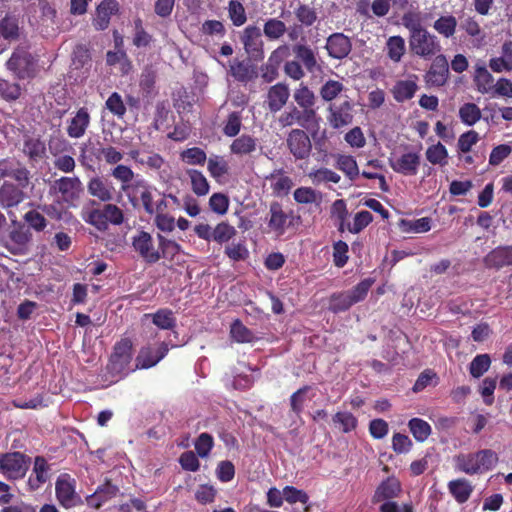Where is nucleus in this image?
I'll return each mask as SVG.
<instances>
[{"instance_id":"f257e3e1","label":"nucleus","mask_w":512,"mask_h":512,"mask_svg":"<svg viewBox=\"0 0 512 512\" xmlns=\"http://www.w3.org/2000/svg\"><path fill=\"white\" fill-rule=\"evenodd\" d=\"M453 461L456 470L467 475H479L494 468L498 462V455L491 449H482L477 452L460 453Z\"/></svg>"},{"instance_id":"f03ea898","label":"nucleus","mask_w":512,"mask_h":512,"mask_svg":"<svg viewBox=\"0 0 512 512\" xmlns=\"http://www.w3.org/2000/svg\"><path fill=\"white\" fill-rule=\"evenodd\" d=\"M372 280L365 279L349 291L334 293L330 297L329 310L339 313L348 310L352 305L362 301L372 286Z\"/></svg>"},{"instance_id":"7ed1b4c3","label":"nucleus","mask_w":512,"mask_h":512,"mask_svg":"<svg viewBox=\"0 0 512 512\" xmlns=\"http://www.w3.org/2000/svg\"><path fill=\"white\" fill-rule=\"evenodd\" d=\"M408 43L411 52L423 59H431L439 55L442 49L437 36L430 33L427 29L409 35Z\"/></svg>"},{"instance_id":"20e7f679","label":"nucleus","mask_w":512,"mask_h":512,"mask_svg":"<svg viewBox=\"0 0 512 512\" xmlns=\"http://www.w3.org/2000/svg\"><path fill=\"white\" fill-rule=\"evenodd\" d=\"M6 67L19 79L32 78L36 74L37 59L26 48L17 47L7 60Z\"/></svg>"},{"instance_id":"39448f33","label":"nucleus","mask_w":512,"mask_h":512,"mask_svg":"<svg viewBox=\"0 0 512 512\" xmlns=\"http://www.w3.org/2000/svg\"><path fill=\"white\" fill-rule=\"evenodd\" d=\"M131 361L132 342L130 339L125 338L116 343L108 364V370L115 376H125L137 369L131 366Z\"/></svg>"},{"instance_id":"423d86ee","label":"nucleus","mask_w":512,"mask_h":512,"mask_svg":"<svg viewBox=\"0 0 512 512\" xmlns=\"http://www.w3.org/2000/svg\"><path fill=\"white\" fill-rule=\"evenodd\" d=\"M155 188L144 179H137L125 193L134 208L142 207L149 215H154L153 192Z\"/></svg>"},{"instance_id":"0eeeda50","label":"nucleus","mask_w":512,"mask_h":512,"mask_svg":"<svg viewBox=\"0 0 512 512\" xmlns=\"http://www.w3.org/2000/svg\"><path fill=\"white\" fill-rule=\"evenodd\" d=\"M29 465V458L20 452L0 455V473L7 479L23 478L29 469Z\"/></svg>"},{"instance_id":"6e6552de","label":"nucleus","mask_w":512,"mask_h":512,"mask_svg":"<svg viewBox=\"0 0 512 512\" xmlns=\"http://www.w3.org/2000/svg\"><path fill=\"white\" fill-rule=\"evenodd\" d=\"M240 41L248 56L258 60L264 57V41L262 31L256 25H248L240 33Z\"/></svg>"},{"instance_id":"1a4fd4ad","label":"nucleus","mask_w":512,"mask_h":512,"mask_svg":"<svg viewBox=\"0 0 512 512\" xmlns=\"http://www.w3.org/2000/svg\"><path fill=\"white\" fill-rule=\"evenodd\" d=\"M75 488L76 481L70 475L62 474L58 477L55 484L56 497L63 507H75L82 502Z\"/></svg>"},{"instance_id":"9d476101","label":"nucleus","mask_w":512,"mask_h":512,"mask_svg":"<svg viewBox=\"0 0 512 512\" xmlns=\"http://www.w3.org/2000/svg\"><path fill=\"white\" fill-rule=\"evenodd\" d=\"M51 189L59 193L64 202L73 204L79 200L83 192V184L81 180L76 177H61L54 181Z\"/></svg>"},{"instance_id":"9b49d317","label":"nucleus","mask_w":512,"mask_h":512,"mask_svg":"<svg viewBox=\"0 0 512 512\" xmlns=\"http://www.w3.org/2000/svg\"><path fill=\"white\" fill-rule=\"evenodd\" d=\"M132 246L147 263H156L161 258L160 251L154 246L153 238L148 232L140 231L134 235Z\"/></svg>"},{"instance_id":"f8f14e48","label":"nucleus","mask_w":512,"mask_h":512,"mask_svg":"<svg viewBox=\"0 0 512 512\" xmlns=\"http://www.w3.org/2000/svg\"><path fill=\"white\" fill-rule=\"evenodd\" d=\"M287 147L290 153L298 160L309 157L312 144L307 133L300 129H293L287 136Z\"/></svg>"},{"instance_id":"ddd939ff","label":"nucleus","mask_w":512,"mask_h":512,"mask_svg":"<svg viewBox=\"0 0 512 512\" xmlns=\"http://www.w3.org/2000/svg\"><path fill=\"white\" fill-rule=\"evenodd\" d=\"M168 351L169 347L165 342L160 343L156 348L151 346L141 348L136 357V368L147 369L155 366L166 356Z\"/></svg>"},{"instance_id":"4468645a","label":"nucleus","mask_w":512,"mask_h":512,"mask_svg":"<svg viewBox=\"0 0 512 512\" xmlns=\"http://www.w3.org/2000/svg\"><path fill=\"white\" fill-rule=\"evenodd\" d=\"M449 77V64L446 57L439 54L435 57L430 69L426 73L425 80L429 86L441 87L445 85Z\"/></svg>"},{"instance_id":"2eb2a0df","label":"nucleus","mask_w":512,"mask_h":512,"mask_svg":"<svg viewBox=\"0 0 512 512\" xmlns=\"http://www.w3.org/2000/svg\"><path fill=\"white\" fill-rule=\"evenodd\" d=\"M31 237L32 235L27 228L18 226L10 231L7 239H0V243L12 254H20L26 249Z\"/></svg>"},{"instance_id":"dca6fc26","label":"nucleus","mask_w":512,"mask_h":512,"mask_svg":"<svg viewBox=\"0 0 512 512\" xmlns=\"http://www.w3.org/2000/svg\"><path fill=\"white\" fill-rule=\"evenodd\" d=\"M91 117L87 108L78 109L74 115L67 120L66 132L70 138H82L90 126Z\"/></svg>"},{"instance_id":"f3484780","label":"nucleus","mask_w":512,"mask_h":512,"mask_svg":"<svg viewBox=\"0 0 512 512\" xmlns=\"http://www.w3.org/2000/svg\"><path fill=\"white\" fill-rule=\"evenodd\" d=\"M328 111L327 119L334 129L348 126L353 121L352 104L349 101H344L340 105L332 104Z\"/></svg>"},{"instance_id":"a211bd4d","label":"nucleus","mask_w":512,"mask_h":512,"mask_svg":"<svg viewBox=\"0 0 512 512\" xmlns=\"http://www.w3.org/2000/svg\"><path fill=\"white\" fill-rule=\"evenodd\" d=\"M20 37L18 20L12 16H6L0 20V54L8 49L13 41Z\"/></svg>"},{"instance_id":"6ab92c4d","label":"nucleus","mask_w":512,"mask_h":512,"mask_svg":"<svg viewBox=\"0 0 512 512\" xmlns=\"http://www.w3.org/2000/svg\"><path fill=\"white\" fill-rule=\"evenodd\" d=\"M326 49L330 57L340 60L349 55L352 43L343 33H334L327 38Z\"/></svg>"},{"instance_id":"aec40b11","label":"nucleus","mask_w":512,"mask_h":512,"mask_svg":"<svg viewBox=\"0 0 512 512\" xmlns=\"http://www.w3.org/2000/svg\"><path fill=\"white\" fill-rule=\"evenodd\" d=\"M389 164L391 168L400 174L403 175H415L418 171V167L420 165V156L414 152H407L399 157L390 158Z\"/></svg>"},{"instance_id":"412c9836","label":"nucleus","mask_w":512,"mask_h":512,"mask_svg":"<svg viewBox=\"0 0 512 512\" xmlns=\"http://www.w3.org/2000/svg\"><path fill=\"white\" fill-rule=\"evenodd\" d=\"M315 117V110L302 111L293 106L279 116L278 123L283 128L292 126L295 123L305 126L306 123L314 121Z\"/></svg>"},{"instance_id":"4be33fe9","label":"nucleus","mask_w":512,"mask_h":512,"mask_svg":"<svg viewBox=\"0 0 512 512\" xmlns=\"http://www.w3.org/2000/svg\"><path fill=\"white\" fill-rule=\"evenodd\" d=\"M418 88L417 76L410 75L406 79L396 81L391 89V93L397 102L403 103L412 99Z\"/></svg>"},{"instance_id":"5701e85b","label":"nucleus","mask_w":512,"mask_h":512,"mask_svg":"<svg viewBox=\"0 0 512 512\" xmlns=\"http://www.w3.org/2000/svg\"><path fill=\"white\" fill-rule=\"evenodd\" d=\"M25 199V193L18 186L5 182L0 187V207L10 209L18 206Z\"/></svg>"},{"instance_id":"b1692460","label":"nucleus","mask_w":512,"mask_h":512,"mask_svg":"<svg viewBox=\"0 0 512 512\" xmlns=\"http://www.w3.org/2000/svg\"><path fill=\"white\" fill-rule=\"evenodd\" d=\"M290 91L286 84L277 83L271 86L267 93V105L271 112L280 111L287 103Z\"/></svg>"},{"instance_id":"393cba45","label":"nucleus","mask_w":512,"mask_h":512,"mask_svg":"<svg viewBox=\"0 0 512 512\" xmlns=\"http://www.w3.org/2000/svg\"><path fill=\"white\" fill-rule=\"evenodd\" d=\"M489 68L495 73L512 71V41L507 40L501 46V55L489 60Z\"/></svg>"},{"instance_id":"a878e982","label":"nucleus","mask_w":512,"mask_h":512,"mask_svg":"<svg viewBox=\"0 0 512 512\" xmlns=\"http://www.w3.org/2000/svg\"><path fill=\"white\" fill-rule=\"evenodd\" d=\"M484 263L487 267L496 269L512 265V246L495 248L485 256Z\"/></svg>"},{"instance_id":"bb28decb","label":"nucleus","mask_w":512,"mask_h":512,"mask_svg":"<svg viewBox=\"0 0 512 512\" xmlns=\"http://www.w3.org/2000/svg\"><path fill=\"white\" fill-rule=\"evenodd\" d=\"M88 193L102 202L113 199L114 187L101 177H92L87 184Z\"/></svg>"},{"instance_id":"cd10ccee","label":"nucleus","mask_w":512,"mask_h":512,"mask_svg":"<svg viewBox=\"0 0 512 512\" xmlns=\"http://www.w3.org/2000/svg\"><path fill=\"white\" fill-rule=\"evenodd\" d=\"M118 492V487L107 481L105 484L99 486L93 494L87 496V505L99 509L107 501L114 498Z\"/></svg>"},{"instance_id":"c85d7f7f","label":"nucleus","mask_w":512,"mask_h":512,"mask_svg":"<svg viewBox=\"0 0 512 512\" xmlns=\"http://www.w3.org/2000/svg\"><path fill=\"white\" fill-rule=\"evenodd\" d=\"M401 493V484L399 480L394 477H389L383 481L375 491L373 496L374 502H381L388 499H393Z\"/></svg>"},{"instance_id":"c756f323","label":"nucleus","mask_w":512,"mask_h":512,"mask_svg":"<svg viewBox=\"0 0 512 512\" xmlns=\"http://www.w3.org/2000/svg\"><path fill=\"white\" fill-rule=\"evenodd\" d=\"M118 10V3L114 0H106L99 4L94 18V26L98 30L108 27L111 16Z\"/></svg>"},{"instance_id":"7c9ffc66","label":"nucleus","mask_w":512,"mask_h":512,"mask_svg":"<svg viewBox=\"0 0 512 512\" xmlns=\"http://www.w3.org/2000/svg\"><path fill=\"white\" fill-rule=\"evenodd\" d=\"M230 75L239 82L247 83L256 78L255 68L245 61L235 59L229 65Z\"/></svg>"},{"instance_id":"2f4dec72","label":"nucleus","mask_w":512,"mask_h":512,"mask_svg":"<svg viewBox=\"0 0 512 512\" xmlns=\"http://www.w3.org/2000/svg\"><path fill=\"white\" fill-rule=\"evenodd\" d=\"M269 222L268 225L272 231L277 235H283L287 227L288 216L283 211L281 205L277 202H273L269 209Z\"/></svg>"},{"instance_id":"473e14b6","label":"nucleus","mask_w":512,"mask_h":512,"mask_svg":"<svg viewBox=\"0 0 512 512\" xmlns=\"http://www.w3.org/2000/svg\"><path fill=\"white\" fill-rule=\"evenodd\" d=\"M474 83L478 92L487 94L493 92L496 82H494L493 75L485 66H476Z\"/></svg>"},{"instance_id":"72a5a7b5","label":"nucleus","mask_w":512,"mask_h":512,"mask_svg":"<svg viewBox=\"0 0 512 512\" xmlns=\"http://www.w3.org/2000/svg\"><path fill=\"white\" fill-rule=\"evenodd\" d=\"M449 492L458 503H465L473 492V486L464 478L452 480L448 483Z\"/></svg>"},{"instance_id":"f704fd0d","label":"nucleus","mask_w":512,"mask_h":512,"mask_svg":"<svg viewBox=\"0 0 512 512\" xmlns=\"http://www.w3.org/2000/svg\"><path fill=\"white\" fill-rule=\"evenodd\" d=\"M257 149V140L250 135H241L233 140L230 151L237 156L249 155Z\"/></svg>"},{"instance_id":"c9c22d12","label":"nucleus","mask_w":512,"mask_h":512,"mask_svg":"<svg viewBox=\"0 0 512 512\" xmlns=\"http://www.w3.org/2000/svg\"><path fill=\"white\" fill-rule=\"evenodd\" d=\"M48 480V465L43 457H36L33 471L28 479L31 489H37Z\"/></svg>"},{"instance_id":"e433bc0d","label":"nucleus","mask_w":512,"mask_h":512,"mask_svg":"<svg viewBox=\"0 0 512 512\" xmlns=\"http://www.w3.org/2000/svg\"><path fill=\"white\" fill-rule=\"evenodd\" d=\"M402 25L409 31V35L426 29L423 26L424 17L422 12L415 8L407 10L401 17Z\"/></svg>"},{"instance_id":"4c0bfd02","label":"nucleus","mask_w":512,"mask_h":512,"mask_svg":"<svg viewBox=\"0 0 512 512\" xmlns=\"http://www.w3.org/2000/svg\"><path fill=\"white\" fill-rule=\"evenodd\" d=\"M268 180L270 181L271 189L276 196L287 195L293 187L292 179L289 176L284 175L281 171L272 173L268 177Z\"/></svg>"},{"instance_id":"58836bf2","label":"nucleus","mask_w":512,"mask_h":512,"mask_svg":"<svg viewBox=\"0 0 512 512\" xmlns=\"http://www.w3.org/2000/svg\"><path fill=\"white\" fill-rule=\"evenodd\" d=\"M287 32V25L279 18H268L263 25V34L270 41L282 38Z\"/></svg>"},{"instance_id":"ea45409f","label":"nucleus","mask_w":512,"mask_h":512,"mask_svg":"<svg viewBox=\"0 0 512 512\" xmlns=\"http://www.w3.org/2000/svg\"><path fill=\"white\" fill-rule=\"evenodd\" d=\"M110 174L121 183V191L124 193L133 185L135 173L129 166L118 164L111 170Z\"/></svg>"},{"instance_id":"a19ab883","label":"nucleus","mask_w":512,"mask_h":512,"mask_svg":"<svg viewBox=\"0 0 512 512\" xmlns=\"http://www.w3.org/2000/svg\"><path fill=\"white\" fill-rule=\"evenodd\" d=\"M186 174L190 179L191 189L197 196H205L209 193L210 185L202 172L188 169Z\"/></svg>"},{"instance_id":"79ce46f5","label":"nucleus","mask_w":512,"mask_h":512,"mask_svg":"<svg viewBox=\"0 0 512 512\" xmlns=\"http://www.w3.org/2000/svg\"><path fill=\"white\" fill-rule=\"evenodd\" d=\"M457 19L453 15H443L435 20L433 29L444 38H451L455 35Z\"/></svg>"},{"instance_id":"37998d69","label":"nucleus","mask_w":512,"mask_h":512,"mask_svg":"<svg viewBox=\"0 0 512 512\" xmlns=\"http://www.w3.org/2000/svg\"><path fill=\"white\" fill-rule=\"evenodd\" d=\"M385 50L389 59L395 63L401 61L405 50V40L401 36H391L387 39Z\"/></svg>"},{"instance_id":"c03bdc74","label":"nucleus","mask_w":512,"mask_h":512,"mask_svg":"<svg viewBox=\"0 0 512 512\" xmlns=\"http://www.w3.org/2000/svg\"><path fill=\"white\" fill-rule=\"evenodd\" d=\"M144 318H150L160 329H172L176 324L174 313L169 309H160L155 313L145 314Z\"/></svg>"},{"instance_id":"a18cd8bd","label":"nucleus","mask_w":512,"mask_h":512,"mask_svg":"<svg viewBox=\"0 0 512 512\" xmlns=\"http://www.w3.org/2000/svg\"><path fill=\"white\" fill-rule=\"evenodd\" d=\"M293 52L309 72H313L317 68L315 53L309 46L296 44L293 46Z\"/></svg>"},{"instance_id":"49530a36","label":"nucleus","mask_w":512,"mask_h":512,"mask_svg":"<svg viewBox=\"0 0 512 512\" xmlns=\"http://www.w3.org/2000/svg\"><path fill=\"white\" fill-rule=\"evenodd\" d=\"M293 198L298 204L319 205L322 201V194L312 187L303 186L294 191Z\"/></svg>"},{"instance_id":"de8ad7c7","label":"nucleus","mask_w":512,"mask_h":512,"mask_svg":"<svg viewBox=\"0 0 512 512\" xmlns=\"http://www.w3.org/2000/svg\"><path fill=\"white\" fill-rule=\"evenodd\" d=\"M294 100L301 107L302 111L314 110L315 95L306 85L300 84L293 94Z\"/></svg>"},{"instance_id":"09e8293b","label":"nucleus","mask_w":512,"mask_h":512,"mask_svg":"<svg viewBox=\"0 0 512 512\" xmlns=\"http://www.w3.org/2000/svg\"><path fill=\"white\" fill-rule=\"evenodd\" d=\"M425 155L427 160L433 165L445 166L448 163V151L440 142L429 146Z\"/></svg>"},{"instance_id":"8fccbe9b","label":"nucleus","mask_w":512,"mask_h":512,"mask_svg":"<svg viewBox=\"0 0 512 512\" xmlns=\"http://www.w3.org/2000/svg\"><path fill=\"white\" fill-rule=\"evenodd\" d=\"M207 169L214 179L219 180L228 174L229 165L222 156L212 155L208 159Z\"/></svg>"},{"instance_id":"3c124183","label":"nucleus","mask_w":512,"mask_h":512,"mask_svg":"<svg viewBox=\"0 0 512 512\" xmlns=\"http://www.w3.org/2000/svg\"><path fill=\"white\" fill-rule=\"evenodd\" d=\"M200 32L201 35L205 37L222 39L226 34V28L219 20H206L202 23Z\"/></svg>"},{"instance_id":"603ef678","label":"nucleus","mask_w":512,"mask_h":512,"mask_svg":"<svg viewBox=\"0 0 512 512\" xmlns=\"http://www.w3.org/2000/svg\"><path fill=\"white\" fill-rule=\"evenodd\" d=\"M227 10L229 19L231 20L234 26L240 27L246 23V10L240 1L230 0L228 3Z\"/></svg>"},{"instance_id":"864d4df0","label":"nucleus","mask_w":512,"mask_h":512,"mask_svg":"<svg viewBox=\"0 0 512 512\" xmlns=\"http://www.w3.org/2000/svg\"><path fill=\"white\" fill-rule=\"evenodd\" d=\"M410 432L418 442L425 441L431 434V426L420 418H413L408 423Z\"/></svg>"},{"instance_id":"5fc2aeb1","label":"nucleus","mask_w":512,"mask_h":512,"mask_svg":"<svg viewBox=\"0 0 512 512\" xmlns=\"http://www.w3.org/2000/svg\"><path fill=\"white\" fill-rule=\"evenodd\" d=\"M231 337L238 343H250L257 337L239 320H235L230 327Z\"/></svg>"},{"instance_id":"6e6d98bb","label":"nucleus","mask_w":512,"mask_h":512,"mask_svg":"<svg viewBox=\"0 0 512 512\" xmlns=\"http://www.w3.org/2000/svg\"><path fill=\"white\" fill-rule=\"evenodd\" d=\"M312 183L315 185H319L322 183H339L341 177L336 172L328 169V168H320L314 171H311L308 174Z\"/></svg>"},{"instance_id":"4d7b16f0","label":"nucleus","mask_w":512,"mask_h":512,"mask_svg":"<svg viewBox=\"0 0 512 512\" xmlns=\"http://www.w3.org/2000/svg\"><path fill=\"white\" fill-rule=\"evenodd\" d=\"M459 117L464 124L472 126L480 120L481 110L474 103H465L459 109Z\"/></svg>"},{"instance_id":"13d9d810","label":"nucleus","mask_w":512,"mask_h":512,"mask_svg":"<svg viewBox=\"0 0 512 512\" xmlns=\"http://www.w3.org/2000/svg\"><path fill=\"white\" fill-rule=\"evenodd\" d=\"M23 152L31 160H38L45 153L44 143L37 138L28 137L24 141Z\"/></svg>"},{"instance_id":"bf43d9fd","label":"nucleus","mask_w":512,"mask_h":512,"mask_svg":"<svg viewBox=\"0 0 512 512\" xmlns=\"http://www.w3.org/2000/svg\"><path fill=\"white\" fill-rule=\"evenodd\" d=\"M491 365V359L488 354L477 355L469 365V372L474 378H480L488 371Z\"/></svg>"},{"instance_id":"052dcab7","label":"nucleus","mask_w":512,"mask_h":512,"mask_svg":"<svg viewBox=\"0 0 512 512\" xmlns=\"http://www.w3.org/2000/svg\"><path fill=\"white\" fill-rule=\"evenodd\" d=\"M372 221V214L367 210H362L355 214L353 222L348 223L346 228L350 233L357 234L366 228Z\"/></svg>"},{"instance_id":"680f3d73","label":"nucleus","mask_w":512,"mask_h":512,"mask_svg":"<svg viewBox=\"0 0 512 512\" xmlns=\"http://www.w3.org/2000/svg\"><path fill=\"white\" fill-rule=\"evenodd\" d=\"M180 159L188 165H203L207 159L206 153L199 147H192L180 153Z\"/></svg>"},{"instance_id":"e2e57ef3","label":"nucleus","mask_w":512,"mask_h":512,"mask_svg":"<svg viewBox=\"0 0 512 512\" xmlns=\"http://www.w3.org/2000/svg\"><path fill=\"white\" fill-rule=\"evenodd\" d=\"M48 151L52 157L74 152L72 145L62 136L51 137L48 142Z\"/></svg>"},{"instance_id":"0e129e2a","label":"nucleus","mask_w":512,"mask_h":512,"mask_svg":"<svg viewBox=\"0 0 512 512\" xmlns=\"http://www.w3.org/2000/svg\"><path fill=\"white\" fill-rule=\"evenodd\" d=\"M333 422L338 424L341 431L344 433L353 431L357 427L358 423L356 417L348 411L337 412L333 416Z\"/></svg>"},{"instance_id":"69168bd1","label":"nucleus","mask_w":512,"mask_h":512,"mask_svg":"<svg viewBox=\"0 0 512 512\" xmlns=\"http://www.w3.org/2000/svg\"><path fill=\"white\" fill-rule=\"evenodd\" d=\"M294 14L296 19L303 26H312L317 20V12L313 7L305 4L299 5L295 10Z\"/></svg>"},{"instance_id":"338daca9","label":"nucleus","mask_w":512,"mask_h":512,"mask_svg":"<svg viewBox=\"0 0 512 512\" xmlns=\"http://www.w3.org/2000/svg\"><path fill=\"white\" fill-rule=\"evenodd\" d=\"M336 167L350 179H354L359 174L356 160L349 155H339L336 160Z\"/></svg>"},{"instance_id":"774afa93","label":"nucleus","mask_w":512,"mask_h":512,"mask_svg":"<svg viewBox=\"0 0 512 512\" xmlns=\"http://www.w3.org/2000/svg\"><path fill=\"white\" fill-rule=\"evenodd\" d=\"M24 221L28 226L36 232H42L47 227V220L44 217L42 211L30 210L24 214Z\"/></svg>"}]
</instances>
